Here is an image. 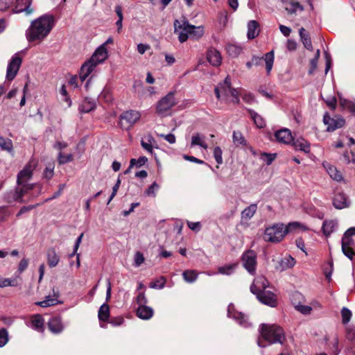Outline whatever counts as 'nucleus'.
I'll return each mask as SVG.
<instances>
[{
	"label": "nucleus",
	"instance_id": "nucleus-1",
	"mask_svg": "<svg viewBox=\"0 0 355 355\" xmlns=\"http://www.w3.org/2000/svg\"><path fill=\"white\" fill-rule=\"evenodd\" d=\"M55 26L52 15L45 14L33 20L26 31V39L29 42L42 40L50 33Z\"/></svg>",
	"mask_w": 355,
	"mask_h": 355
},
{
	"label": "nucleus",
	"instance_id": "nucleus-2",
	"mask_svg": "<svg viewBox=\"0 0 355 355\" xmlns=\"http://www.w3.org/2000/svg\"><path fill=\"white\" fill-rule=\"evenodd\" d=\"M261 338H259L257 344L260 347H265L266 345L263 343L262 339L268 343H283L285 340L284 330L279 326L276 324H262L260 327Z\"/></svg>",
	"mask_w": 355,
	"mask_h": 355
},
{
	"label": "nucleus",
	"instance_id": "nucleus-3",
	"mask_svg": "<svg viewBox=\"0 0 355 355\" xmlns=\"http://www.w3.org/2000/svg\"><path fill=\"white\" fill-rule=\"evenodd\" d=\"M108 58V51L104 45L99 46L90 59L85 62L81 67L80 78L84 81L89 75L95 69L97 65L102 64Z\"/></svg>",
	"mask_w": 355,
	"mask_h": 355
},
{
	"label": "nucleus",
	"instance_id": "nucleus-4",
	"mask_svg": "<svg viewBox=\"0 0 355 355\" xmlns=\"http://www.w3.org/2000/svg\"><path fill=\"white\" fill-rule=\"evenodd\" d=\"M286 235L283 223H275L266 228L263 238L265 241L279 243Z\"/></svg>",
	"mask_w": 355,
	"mask_h": 355
},
{
	"label": "nucleus",
	"instance_id": "nucleus-5",
	"mask_svg": "<svg viewBox=\"0 0 355 355\" xmlns=\"http://www.w3.org/2000/svg\"><path fill=\"white\" fill-rule=\"evenodd\" d=\"M222 92L225 96H232L234 97L233 102L239 103V94L240 92L235 88L231 87V81L229 76H227L224 82L215 88V94L218 98H220V93Z\"/></svg>",
	"mask_w": 355,
	"mask_h": 355
},
{
	"label": "nucleus",
	"instance_id": "nucleus-6",
	"mask_svg": "<svg viewBox=\"0 0 355 355\" xmlns=\"http://www.w3.org/2000/svg\"><path fill=\"white\" fill-rule=\"evenodd\" d=\"M175 92H171L167 94L159 101L157 105V112L162 116H166L171 109L177 104L175 98Z\"/></svg>",
	"mask_w": 355,
	"mask_h": 355
},
{
	"label": "nucleus",
	"instance_id": "nucleus-7",
	"mask_svg": "<svg viewBox=\"0 0 355 355\" xmlns=\"http://www.w3.org/2000/svg\"><path fill=\"white\" fill-rule=\"evenodd\" d=\"M257 253L252 250L245 251L241 257V262L244 268L249 274L254 275L257 270Z\"/></svg>",
	"mask_w": 355,
	"mask_h": 355
},
{
	"label": "nucleus",
	"instance_id": "nucleus-8",
	"mask_svg": "<svg viewBox=\"0 0 355 355\" xmlns=\"http://www.w3.org/2000/svg\"><path fill=\"white\" fill-rule=\"evenodd\" d=\"M33 185H20L14 189L7 192L5 195V200L8 203H12L14 202H23V196L28 191L31 189Z\"/></svg>",
	"mask_w": 355,
	"mask_h": 355
},
{
	"label": "nucleus",
	"instance_id": "nucleus-9",
	"mask_svg": "<svg viewBox=\"0 0 355 355\" xmlns=\"http://www.w3.org/2000/svg\"><path fill=\"white\" fill-rule=\"evenodd\" d=\"M174 33L178 35L179 41L182 43L189 37L190 24L186 20L175 19L173 23Z\"/></svg>",
	"mask_w": 355,
	"mask_h": 355
},
{
	"label": "nucleus",
	"instance_id": "nucleus-10",
	"mask_svg": "<svg viewBox=\"0 0 355 355\" xmlns=\"http://www.w3.org/2000/svg\"><path fill=\"white\" fill-rule=\"evenodd\" d=\"M22 60L19 57V53H15L10 59L8 62L7 71H6V78L8 80H13L21 64Z\"/></svg>",
	"mask_w": 355,
	"mask_h": 355
},
{
	"label": "nucleus",
	"instance_id": "nucleus-11",
	"mask_svg": "<svg viewBox=\"0 0 355 355\" xmlns=\"http://www.w3.org/2000/svg\"><path fill=\"white\" fill-rule=\"evenodd\" d=\"M227 316L229 318H233L239 324L244 328L249 327L251 324L248 321V316L241 312L236 311L232 304H230L228 306Z\"/></svg>",
	"mask_w": 355,
	"mask_h": 355
},
{
	"label": "nucleus",
	"instance_id": "nucleus-12",
	"mask_svg": "<svg viewBox=\"0 0 355 355\" xmlns=\"http://www.w3.org/2000/svg\"><path fill=\"white\" fill-rule=\"evenodd\" d=\"M345 335L346 340L349 342L347 348V354L355 355V324H347L345 327Z\"/></svg>",
	"mask_w": 355,
	"mask_h": 355
},
{
	"label": "nucleus",
	"instance_id": "nucleus-13",
	"mask_svg": "<svg viewBox=\"0 0 355 355\" xmlns=\"http://www.w3.org/2000/svg\"><path fill=\"white\" fill-rule=\"evenodd\" d=\"M254 295L260 302L266 305L271 307H275L277 305L275 295L269 291H263Z\"/></svg>",
	"mask_w": 355,
	"mask_h": 355
},
{
	"label": "nucleus",
	"instance_id": "nucleus-14",
	"mask_svg": "<svg viewBox=\"0 0 355 355\" xmlns=\"http://www.w3.org/2000/svg\"><path fill=\"white\" fill-rule=\"evenodd\" d=\"M31 3L32 0H16L12 10L15 13L24 12L26 16L31 15L34 12Z\"/></svg>",
	"mask_w": 355,
	"mask_h": 355
},
{
	"label": "nucleus",
	"instance_id": "nucleus-15",
	"mask_svg": "<svg viewBox=\"0 0 355 355\" xmlns=\"http://www.w3.org/2000/svg\"><path fill=\"white\" fill-rule=\"evenodd\" d=\"M275 137L279 143L291 144L293 141L291 131L288 128H282L275 132Z\"/></svg>",
	"mask_w": 355,
	"mask_h": 355
},
{
	"label": "nucleus",
	"instance_id": "nucleus-16",
	"mask_svg": "<svg viewBox=\"0 0 355 355\" xmlns=\"http://www.w3.org/2000/svg\"><path fill=\"white\" fill-rule=\"evenodd\" d=\"M268 286V282L263 276H259L254 279L253 283L250 286V291L254 295L257 293L266 291V288Z\"/></svg>",
	"mask_w": 355,
	"mask_h": 355
},
{
	"label": "nucleus",
	"instance_id": "nucleus-17",
	"mask_svg": "<svg viewBox=\"0 0 355 355\" xmlns=\"http://www.w3.org/2000/svg\"><path fill=\"white\" fill-rule=\"evenodd\" d=\"M33 175V168L30 164H27L17 174V184L18 186L27 185L26 182L31 179Z\"/></svg>",
	"mask_w": 355,
	"mask_h": 355
},
{
	"label": "nucleus",
	"instance_id": "nucleus-18",
	"mask_svg": "<svg viewBox=\"0 0 355 355\" xmlns=\"http://www.w3.org/2000/svg\"><path fill=\"white\" fill-rule=\"evenodd\" d=\"M324 123L327 125L328 131H334L337 128H341L345 124V120L343 119H335L329 116L324 115L323 119Z\"/></svg>",
	"mask_w": 355,
	"mask_h": 355
},
{
	"label": "nucleus",
	"instance_id": "nucleus-19",
	"mask_svg": "<svg viewBox=\"0 0 355 355\" xmlns=\"http://www.w3.org/2000/svg\"><path fill=\"white\" fill-rule=\"evenodd\" d=\"M53 295H48L45 297V299L42 301L37 302L35 303L36 305L40 306L41 307H49L51 306L56 305L60 303L58 300V297L60 296L58 291H55L54 290Z\"/></svg>",
	"mask_w": 355,
	"mask_h": 355
},
{
	"label": "nucleus",
	"instance_id": "nucleus-20",
	"mask_svg": "<svg viewBox=\"0 0 355 355\" xmlns=\"http://www.w3.org/2000/svg\"><path fill=\"white\" fill-rule=\"evenodd\" d=\"M48 326L49 330L53 334H60L64 328L60 317L51 318L48 322Z\"/></svg>",
	"mask_w": 355,
	"mask_h": 355
},
{
	"label": "nucleus",
	"instance_id": "nucleus-21",
	"mask_svg": "<svg viewBox=\"0 0 355 355\" xmlns=\"http://www.w3.org/2000/svg\"><path fill=\"white\" fill-rule=\"evenodd\" d=\"M141 114L139 112L135 110H129L123 112L121 116V119L125 121L128 125H132L140 118Z\"/></svg>",
	"mask_w": 355,
	"mask_h": 355
},
{
	"label": "nucleus",
	"instance_id": "nucleus-22",
	"mask_svg": "<svg viewBox=\"0 0 355 355\" xmlns=\"http://www.w3.org/2000/svg\"><path fill=\"white\" fill-rule=\"evenodd\" d=\"M207 59L211 65L218 67L221 64L222 57L218 51L209 49L207 53Z\"/></svg>",
	"mask_w": 355,
	"mask_h": 355
},
{
	"label": "nucleus",
	"instance_id": "nucleus-23",
	"mask_svg": "<svg viewBox=\"0 0 355 355\" xmlns=\"http://www.w3.org/2000/svg\"><path fill=\"white\" fill-rule=\"evenodd\" d=\"M295 263L296 261L293 257L291 255H287L278 262L277 266H276V269L280 271L286 270L293 268L295 265Z\"/></svg>",
	"mask_w": 355,
	"mask_h": 355
},
{
	"label": "nucleus",
	"instance_id": "nucleus-24",
	"mask_svg": "<svg viewBox=\"0 0 355 355\" xmlns=\"http://www.w3.org/2000/svg\"><path fill=\"white\" fill-rule=\"evenodd\" d=\"M282 2L288 14H295L303 10V7L298 2L293 0H282Z\"/></svg>",
	"mask_w": 355,
	"mask_h": 355
},
{
	"label": "nucleus",
	"instance_id": "nucleus-25",
	"mask_svg": "<svg viewBox=\"0 0 355 355\" xmlns=\"http://www.w3.org/2000/svg\"><path fill=\"white\" fill-rule=\"evenodd\" d=\"M247 37L253 40L258 36L260 32L259 24L256 20H250L248 23Z\"/></svg>",
	"mask_w": 355,
	"mask_h": 355
},
{
	"label": "nucleus",
	"instance_id": "nucleus-26",
	"mask_svg": "<svg viewBox=\"0 0 355 355\" xmlns=\"http://www.w3.org/2000/svg\"><path fill=\"white\" fill-rule=\"evenodd\" d=\"M291 144L295 150L302 151L305 153H309L310 152V144L304 138L300 137L297 139H293Z\"/></svg>",
	"mask_w": 355,
	"mask_h": 355
},
{
	"label": "nucleus",
	"instance_id": "nucleus-27",
	"mask_svg": "<svg viewBox=\"0 0 355 355\" xmlns=\"http://www.w3.org/2000/svg\"><path fill=\"white\" fill-rule=\"evenodd\" d=\"M333 204L336 209H340L347 207L349 205V201L344 193H337L334 198Z\"/></svg>",
	"mask_w": 355,
	"mask_h": 355
},
{
	"label": "nucleus",
	"instance_id": "nucleus-28",
	"mask_svg": "<svg viewBox=\"0 0 355 355\" xmlns=\"http://www.w3.org/2000/svg\"><path fill=\"white\" fill-rule=\"evenodd\" d=\"M153 309L146 305L139 306L137 309V315L142 320H148L153 315Z\"/></svg>",
	"mask_w": 355,
	"mask_h": 355
},
{
	"label": "nucleus",
	"instance_id": "nucleus-29",
	"mask_svg": "<svg viewBox=\"0 0 355 355\" xmlns=\"http://www.w3.org/2000/svg\"><path fill=\"white\" fill-rule=\"evenodd\" d=\"M196 146H198L205 150L208 148V146L205 141V136L198 132L193 134L191 139L190 147L193 148Z\"/></svg>",
	"mask_w": 355,
	"mask_h": 355
},
{
	"label": "nucleus",
	"instance_id": "nucleus-30",
	"mask_svg": "<svg viewBox=\"0 0 355 355\" xmlns=\"http://www.w3.org/2000/svg\"><path fill=\"white\" fill-rule=\"evenodd\" d=\"M96 101L92 98H86L79 105L78 110L81 113H88L95 110Z\"/></svg>",
	"mask_w": 355,
	"mask_h": 355
},
{
	"label": "nucleus",
	"instance_id": "nucleus-31",
	"mask_svg": "<svg viewBox=\"0 0 355 355\" xmlns=\"http://www.w3.org/2000/svg\"><path fill=\"white\" fill-rule=\"evenodd\" d=\"M44 321L42 316L36 314L31 318V327L38 331H43Z\"/></svg>",
	"mask_w": 355,
	"mask_h": 355
},
{
	"label": "nucleus",
	"instance_id": "nucleus-32",
	"mask_svg": "<svg viewBox=\"0 0 355 355\" xmlns=\"http://www.w3.org/2000/svg\"><path fill=\"white\" fill-rule=\"evenodd\" d=\"M338 226V223L335 220H324L322 224V230L325 236H329L334 232Z\"/></svg>",
	"mask_w": 355,
	"mask_h": 355
},
{
	"label": "nucleus",
	"instance_id": "nucleus-33",
	"mask_svg": "<svg viewBox=\"0 0 355 355\" xmlns=\"http://www.w3.org/2000/svg\"><path fill=\"white\" fill-rule=\"evenodd\" d=\"M47 261L49 267L53 268L56 266L59 261L60 257L57 254L54 248H50L47 251Z\"/></svg>",
	"mask_w": 355,
	"mask_h": 355
},
{
	"label": "nucleus",
	"instance_id": "nucleus-34",
	"mask_svg": "<svg viewBox=\"0 0 355 355\" xmlns=\"http://www.w3.org/2000/svg\"><path fill=\"white\" fill-rule=\"evenodd\" d=\"M299 34L304 47L310 51L313 50V46L309 34L306 31L304 28H301L299 30Z\"/></svg>",
	"mask_w": 355,
	"mask_h": 355
},
{
	"label": "nucleus",
	"instance_id": "nucleus-35",
	"mask_svg": "<svg viewBox=\"0 0 355 355\" xmlns=\"http://www.w3.org/2000/svg\"><path fill=\"white\" fill-rule=\"evenodd\" d=\"M257 209V205L256 203L251 204L241 212V218L245 220L251 219L256 213Z\"/></svg>",
	"mask_w": 355,
	"mask_h": 355
},
{
	"label": "nucleus",
	"instance_id": "nucleus-36",
	"mask_svg": "<svg viewBox=\"0 0 355 355\" xmlns=\"http://www.w3.org/2000/svg\"><path fill=\"white\" fill-rule=\"evenodd\" d=\"M204 34V27L202 26H196L190 24L189 26V37L192 39H199Z\"/></svg>",
	"mask_w": 355,
	"mask_h": 355
},
{
	"label": "nucleus",
	"instance_id": "nucleus-37",
	"mask_svg": "<svg viewBox=\"0 0 355 355\" xmlns=\"http://www.w3.org/2000/svg\"><path fill=\"white\" fill-rule=\"evenodd\" d=\"M284 230L286 231V234L289 232H294L297 230L302 231L308 230V227L299 222H291L289 223L286 226L284 225Z\"/></svg>",
	"mask_w": 355,
	"mask_h": 355
},
{
	"label": "nucleus",
	"instance_id": "nucleus-38",
	"mask_svg": "<svg viewBox=\"0 0 355 355\" xmlns=\"http://www.w3.org/2000/svg\"><path fill=\"white\" fill-rule=\"evenodd\" d=\"M324 166L326 168L327 173L333 180L336 181H340L342 180V174L340 173V171L337 170V168L335 166L330 164Z\"/></svg>",
	"mask_w": 355,
	"mask_h": 355
},
{
	"label": "nucleus",
	"instance_id": "nucleus-39",
	"mask_svg": "<svg viewBox=\"0 0 355 355\" xmlns=\"http://www.w3.org/2000/svg\"><path fill=\"white\" fill-rule=\"evenodd\" d=\"M0 148L3 150H6L9 153H13V145L11 139L0 137Z\"/></svg>",
	"mask_w": 355,
	"mask_h": 355
},
{
	"label": "nucleus",
	"instance_id": "nucleus-40",
	"mask_svg": "<svg viewBox=\"0 0 355 355\" xmlns=\"http://www.w3.org/2000/svg\"><path fill=\"white\" fill-rule=\"evenodd\" d=\"M248 112L254 123L259 128H262L265 126V121L259 114L252 110H248Z\"/></svg>",
	"mask_w": 355,
	"mask_h": 355
},
{
	"label": "nucleus",
	"instance_id": "nucleus-41",
	"mask_svg": "<svg viewBox=\"0 0 355 355\" xmlns=\"http://www.w3.org/2000/svg\"><path fill=\"white\" fill-rule=\"evenodd\" d=\"M110 316V307L107 304L101 305L98 310V317L100 321H107Z\"/></svg>",
	"mask_w": 355,
	"mask_h": 355
},
{
	"label": "nucleus",
	"instance_id": "nucleus-42",
	"mask_svg": "<svg viewBox=\"0 0 355 355\" xmlns=\"http://www.w3.org/2000/svg\"><path fill=\"white\" fill-rule=\"evenodd\" d=\"M233 143L236 146H246L247 141L245 139L243 134L240 131H234L232 135Z\"/></svg>",
	"mask_w": 355,
	"mask_h": 355
},
{
	"label": "nucleus",
	"instance_id": "nucleus-43",
	"mask_svg": "<svg viewBox=\"0 0 355 355\" xmlns=\"http://www.w3.org/2000/svg\"><path fill=\"white\" fill-rule=\"evenodd\" d=\"M182 277L185 282L193 283L197 279L198 274L195 270H187L183 272Z\"/></svg>",
	"mask_w": 355,
	"mask_h": 355
},
{
	"label": "nucleus",
	"instance_id": "nucleus-44",
	"mask_svg": "<svg viewBox=\"0 0 355 355\" xmlns=\"http://www.w3.org/2000/svg\"><path fill=\"white\" fill-rule=\"evenodd\" d=\"M264 61L266 63V69L267 73H269L272 68L274 62V53L273 51L266 53L264 56Z\"/></svg>",
	"mask_w": 355,
	"mask_h": 355
},
{
	"label": "nucleus",
	"instance_id": "nucleus-45",
	"mask_svg": "<svg viewBox=\"0 0 355 355\" xmlns=\"http://www.w3.org/2000/svg\"><path fill=\"white\" fill-rule=\"evenodd\" d=\"M340 103L344 109H347L352 113L355 112V99L350 101L345 98H340Z\"/></svg>",
	"mask_w": 355,
	"mask_h": 355
},
{
	"label": "nucleus",
	"instance_id": "nucleus-46",
	"mask_svg": "<svg viewBox=\"0 0 355 355\" xmlns=\"http://www.w3.org/2000/svg\"><path fill=\"white\" fill-rule=\"evenodd\" d=\"M153 141H154V139L151 136H148L146 138V141L141 140V145L143 148L150 154L153 153V148L152 145Z\"/></svg>",
	"mask_w": 355,
	"mask_h": 355
},
{
	"label": "nucleus",
	"instance_id": "nucleus-47",
	"mask_svg": "<svg viewBox=\"0 0 355 355\" xmlns=\"http://www.w3.org/2000/svg\"><path fill=\"white\" fill-rule=\"evenodd\" d=\"M18 282L16 278H3L0 277V287L17 286Z\"/></svg>",
	"mask_w": 355,
	"mask_h": 355
},
{
	"label": "nucleus",
	"instance_id": "nucleus-48",
	"mask_svg": "<svg viewBox=\"0 0 355 355\" xmlns=\"http://www.w3.org/2000/svg\"><path fill=\"white\" fill-rule=\"evenodd\" d=\"M352 316V311L347 309V307H343L341 309V317H342V322L345 326L349 324V322L350 321Z\"/></svg>",
	"mask_w": 355,
	"mask_h": 355
},
{
	"label": "nucleus",
	"instance_id": "nucleus-49",
	"mask_svg": "<svg viewBox=\"0 0 355 355\" xmlns=\"http://www.w3.org/2000/svg\"><path fill=\"white\" fill-rule=\"evenodd\" d=\"M236 265L237 264L234 263V264H229V265H226L225 266L219 267L218 268V273L222 274V275H230L234 272L235 268L236 267Z\"/></svg>",
	"mask_w": 355,
	"mask_h": 355
},
{
	"label": "nucleus",
	"instance_id": "nucleus-50",
	"mask_svg": "<svg viewBox=\"0 0 355 355\" xmlns=\"http://www.w3.org/2000/svg\"><path fill=\"white\" fill-rule=\"evenodd\" d=\"M147 161H148V159L144 156L140 157L137 159H131L130 162V167H133V166H136L138 168L141 167L147 162Z\"/></svg>",
	"mask_w": 355,
	"mask_h": 355
},
{
	"label": "nucleus",
	"instance_id": "nucleus-51",
	"mask_svg": "<svg viewBox=\"0 0 355 355\" xmlns=\"http://www.w3.org/2000/svg\"><path fill=\"white\" fill-rule=\"evenodd\" d=\"M166 279L164 277H160L159 279L150 284V288L155 289H162L164 287Z\"/></svg>",
	"mask_w": 355,
	"mask_h": 355
},
{
	"label": "nucleus",
	"instance_id": "nucleus-52",
	"mask_svg": "<svg viewBox=\"0 0 355 355\" xmlns=\"http://www.w3.org/2000/svg\"><path fill=\"white\" fill-rule=\"evenodd\" d=\"M54 175V164H49L44 169L43 172V178L46 180H51Z\"/></svg>",
	"mask_w": 355,
	"mask_h": 355
},
{
	"label": "nucleus",
	"instance_id": "nucleus-53",
	"mask_svg": "<svg viewBox=\"0 0 355 355\" xmlns=\"http://www.w3.org/2000/svg\"><path fill=\"white\" fill-rule=\"evenodd\" d=\"M276 153H263L261 154L260 158L264 161L267 165H270L272 164L273 160L276 158Z\"/></svg>",
	"mask_w": 355,
	"mask_h": 355
},
{
	"label": "nucleus",
	"instance_id": "nucleus-54",
	"mask_svg": "<svg viewBox=\"0 0 355 355\" xmlns=\"http://www.w3.org/2000/svg\"><path fill=\"white\" fill-rule=\"evenodd\" d=\"M8 342V333L5 328L0 329V347H4Z\"/></svg>",
	"mask_w": 355,
	"mask_h": 355
},
{
	"label": "nucleus",
	"instance_id": "nucleus-55",
	"mask_svg": "<svg viewBox=\"0 0 355 355\" xmlns=\"http://www.w3.org/2000/svg\"><path fill=\"white\" fill-rule=\"evenodd\" d=\"M354 244V242L352 236L345 233L341 241V248L345 249V246H353Z\"/></svg>",
	"mask_w": 355,
	"mask_h": 355
},
{
	"label": "nucleus",
	"instance_id": "nucleus-56",
	"mask_svg": "<svg viewBox=\"0 0 355 355\" xmlns=\"http://www.w3.org/2000/svg\"><path fill=\"white\" fill-rule=\"evenodd\" d=\"M73 160V155L71 154L64 155L62 153L58 154V161L60 164H64L70 162Z\"/></svg>",
	"mask_w": 355,
	"mask_h": 355
},
{
	"label": "nucleus",
	"instance_id": "nucleus-57",
	"mask_svg": "<svg viewBox=\"0 0 355 355\" xmlns=\"http://www.w3.org/2000/svg\"><path fill=\"white\" fill-rule=\"evenodd\" d=\"M223 151L219 146H216L214 149V157L218 164H221L223 163V157H222Z\"/></svg>",
	"mask_w": 355,
	"mask_h": 355
},
{
	"label": "nucleus",
	"instance_id": "nucleus-58",
	"mask_svg": "<svg viewBox=\"0 0 355 355\" xmlns=\"http://www.w3.org/2000/svg\"><path fill=\"white\" fill-rule=\"evenodd\" d=\"M342 252L350 260H352L355 256V252L353 249V246H345V249L342 248Z\"/></svg>",
	"mask_w": 355,
	"mask_h": 355
},
{
	"label": "nucleus",
	"instance_id": "nucleus-59",
	"mask_svg": "<svg viewBox=\"0 0 355 355\" xmlns=\"http://www.w3.org/2000/svg\"><path fill=\"white\" fill-rule=\"evenodd\" d=\"M136 302L139 306L146 305V304L148 303V300L145 295L144 292L139 293L136 297Z\"/></svg>",
	"mask_w": 355,
	"mask_h": 355
},
{
	"label": "nucleus",
	"instance_id": "nucleus-60",
	"mask_svg": "<svg viewBox=\"0 0 355 355\" xmlns=\"http://www.w3.org/2000/svg\"><path fill=\"white\" fill-rule=\"evenodd\" d=\"M343 157L345 159V161L347 163H354L355 164V151L351 150L350 152H346Z\"/></svg>",
	"mask_w": 355,
	"mask_h": 355
},
{
	"label": "nucleus",
	"instance_id": "nucleus-61",
	"mask_svg": "<svg viewBox=\"0 0 355 355\" xmlns=\"http://www.w3.org/2000/svg\"><path fill=\"white\" fill-rule=\"evenodd\" d=\"M295 308L298 311L304 315L310 314L312 311V308L307 305L299 304Z\"/></svg>",
	"mask_w": 355,
	"mask_h": 355
},
{
	"label": "nucleus",
	"instance_id": "nucleus-62",
	"mask_svg": "<svg viewBox=\"0 0 355 355\" xmlns=\"http://www.w3.org/2000/svg\"><path fill=\"white\" fill-rule=\"evenodd\" d=\"M227 51L231 55L236 56L241 53V48H239L236 46L229 45L227 46Z\"/></svg>",
	"mask_w": 355,
	"mask_h": 355
},
{
	"label": "nucleus",
	"instance_id": "nucleus-63",
	"mask_svg": "<svg viewBox=\"0 0 355 355\" xmlns=\"http://www.w3.org/2000/svg\"><path fill=\"white\" fill-rule=\"evenodd\" d=\"M144 261V257L140 252H136L135 255V266L138 267Z\"/></svg>",
	"mask_w": 355,
	"mask_h": 355
},
{
	"label": "nucleus",
	"instance_id": "nucleus-64",
	"mask_svg": "<svg viewBox=\"0 0 355 355\" xmlns=\"http://www.w3.org/2000/svg\"><path fill=\"white\" fill-rule=\"evenodd\" d=\"M99 98H104L106 102H110L112 100V95L109 89L105 88L99 95Z\"/></svg>",
	"mask_w": 355,
	"mask_h": 355
}]
</instances>
